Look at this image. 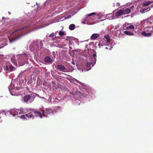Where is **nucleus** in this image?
<instances>
[{
    "label": "nucleus",
    "mask_w": 153,
    "mask_h": 153,
    "mask_svg": "<svg viewBox=\"0 0 153 153\" xmlns=\"http://www.w3.org/2000/svg\"><path fill=\"white\" fill-rule=\"evenodd\" d=\"M27 113L26 114L25 116L28 119H33L35 117H39L41 118H42L41 113L39 111H36L34 109H29L27 111Z\"/></svg>",
    "instance_id": "obj_1"
},
{
    "label": "nucleus",
    "mask_w": 153,
    "mask_h": 153,
    "mask_svg": "<svg viewBox=\"0 0 153 153\" xmlns=\"http://www.w3.org/2000/svg\"><path fill=\"white\" fill-rule=\"evenodd\" d=\"M27 27H23L22 28H19L14 31L13 33H15L16 32H18L19 33L23 32L21 35H19L17 36L15 38L12 39H10V42H14L15 41L21 37L23 34H25L27 33Z\"/></svg>",
    "instance_id": "obj_2"
},
{
    "label": "nucleus",
    "mask_w": 153,
    "mask_h": 153,
    "mask_svg": "<svg viewBox=\"0 0 153 153\" xmlns=\"http://www.w3.org/2000/svg\"><path fill=\"white\" fill-rule=\"evenodd\" d=\"M141 34L144 36L150 37L153 34V27H146L144 31L142 32Z\"/></svg>",
    "instance_id": "obj_3"
},
{
    "label": "nucleus",
    "mask_w": 153,
    "mask_h": 153,
    "mask_svg": "<svg viewBox=\"0 0 153 153\" xmlns=\"http://www.w3.org/2000/svg\"><path fill=\"white\" fill-rule=\"evenodd\" d=\"M123 15H124V14L122 9H120L116 13V16H119Z\"/></svg>",
    "instance_id": "obj_4"
},
{
    "label": "nucleus",
    "mask_w": 153,
    "mask_h": 153,
    "mask_svg": "<svg viewBox=\"0 0 153 153\" xmlns=\"http://www.w3.org/2000/svg\"><path fill=\"white\" fill-rule=\"evenodd\" d=\"M45 61L46 62L49 63L52 62L53 61V60L50 57L46 56L45 57Z\"/></svg>",
    "instance_id": "obj_5"
},
{
    "label": "nucleus",
    "mask_w": 153,
    "mask_h": 153,
    "mask_svg": "<svg viewBox=\"0 0 153 153\" xmlns=\"http://www.w3.org/2000/svg\"><path fill=\"white\" fill-rule=\"evenodd\" d=\"M124 14H128L131 12V10L130 8H126L125 9L123 10Z\"/></svg>",
    "instance_id": "obj_6"
},
{
    "label": "nucleus",
    "mask_w": 153,
    "mask_h": 153,
    "mask_svg": "<svg viewBox=\"0 0 153 153\" xmlns=\"http://www.w3.org/2000/svg\"><path fill=\"white\" fill-rule=\"evenodd\" d=\"M100 36V35L97 33H94L91 36V39H96L97 38L99 37Z\"/></svg>",
    "instance_id": "obj_7"
},
{
    "label": "nucleus",
    "mask_w": 153,
    "mask_h": 153,
    "mask_svg": "<svg viewBox=\"0 0 153 153\" xmlns=\"http://www.w3.org/2000/svg\"><path fill=\"white\" fill-rule=\"evenodd\" d=\"M31 98V97L30 95H27L24 97V101L25 102L28 101Z\"/></svg>",
    "instance_id": "obj_8"
},
{
    "label": "nucleus",
    "mask_w": 153,
    "mask_h": 153,
    "mask_svg": "<svg viewBox=\"0 0 153 153\" xmlns=\"http://www.w3.org/2000/svg\"><path fill=\"white\" fill-rule=\"evenodd\" d=\"M58 68L60 70L62 71L65 69V67L63 65H59L57 66Z\"/></svg>",
    "instance_id": "obj_9"
},
{
    "label": "nucleus",
    "mask_w": 153,
    "mask_h": 153,
    "mask_svg": "<svg viewBox=\"0 0 153 153\" xmlns=\"http://www.w3.org/2000/svg\"><path fill=\"white\" fill-rule=\"evenodd\" d=\"M45 113L48 114H53V111L51 109H47L45 111Z\"/></svg>",
    "instance_id": "obj_10"
},
{
    "label": "nucleus",
    "mask_w": 153,
    "mask_h": 153,
    "mask_svg": "<svg viewBox=\"0 0 153 153\" xmlns=\"http://www.w3.org/2000/svg\"><path fill=\"white\" fill-rule=\"evenodd\" d=\"M93 57L91 59V60L93 62V65H94L96 62V54H94L93 55Z\"/></svg>",
    "instance_id": "obj_11"
},
{
    "label": "nucleus",
    "mask_w": 153,
    "mask_h": 153,
    "mask_svg": "<svg viewBox=\"0 0 153 153\" xmlns=\"http://www.w3.org/2000/svg\"><path fill=\"white\" fill-rule=\"evenodd\" d=\"M104 38L106 39V42L108 43H109L110 40L111 38L109 35H107L104 36Z\"/></svg>",
    "instance_id": "obj_12"
},
{
    "label": "nucleus",
    "mask_w": 153,
    "mask_h": 153,
    "mask_svg": "<svg viewBox=\"0 0 153 153\" xmlns=\"http://www.w3.org/2000/svg\"><path fill=\"white\" fill-rule=\"evenodd\" d=\"M124 33L125 34L129 36H133L134 35L133 32H131L130 31H125L124 32Z\"/></svg>",
    "instance_id": "obj_13"
},
{
    "label": "nucleus",
    "mask_w": 153,
    "mask_h": 153,
    "mask_svg": "<svg viewBox=\"0 0 153 153\" xmlns=\"http://www.w3.org/2000/svg\"><path fill=\"white\" fill-rule=\"evenodd\" d=\"M152 1L151 2L149 1H144L143 3V5L144 6H147L150 4L151 3H152Z\"/></svg>",
    "instance_id": "obj_14"
},
{
    "label": "nucleus",
    "mask_w": 153,
    "mask_h": 153,
    "mask_svg": "<svg viewBox=\"0 0 153 153\" xmlns=\"http://www.w3.org/2000/svg\"><path fill=\"white\" fill-rule=\"evenodd\" d=\"M75 27V25L74 24H71L69 26V29L71 30H74Z\"/></svg>",
    "instance_id": "obj_15"
},
{
    "label": "nucleus",
    "mask_w": 153,
    "mask_h": 153,
    "mask_svg": "<svg viewBox=\"0 0 153 153\" xmlns=\"http://www.w3.org/2000/svg\"><path fill=\"white\" fill-rule=\"evenodd\" d=\"M93 62L92 61L91 62H88L87 63L86 65V67L87 68H88L90 67L91 66V65H92V67H93L94 65H93Z\"/></svg>",
    "instance_id": "obj_16"
},
{
    "label": "nucleus",
    "mask_w": 153,
    "mask_h": 153,
    "mask_svg": "<svg viewBox=\"0 0 153 153\" xmlns=\"http://www.w3.org/2000/svg\"><path fill=\"white\" fill-rule=\"evenodd\" d=\"M25 110L22 109H21L19 112V114H24L25 113L27 112V111H28V110H25Z\"/></svg>",
    "instance_id": "obj_17"
},
{
    "label": "nucleus",
    "mask_w": 153,
    "mask_h": 153,
    "mask_svg": "<svg viewBox=\"0 0 153 153\" xmlns=\"http://www.w3.org/2000/svg\"><path fill=\"white\" fill-rule=\"evenodd\" d=\"M134 26L132 25H131L127 27H126V29H127V30H129V29H134Z\"/></svg>",
    "instance_id": "obj_18"
},
{
    "label": "nucleus",
    "mask_w": 153,
    "mask_h": 153,
    "mask_svg": "<svg viewBox=\"0 0 153 153\" xmlns=\"http://www.w3.org/2000/svg\"><path fill=\"white\" fill-rule=\"evenodd\" d=\"M148 21L150 23L152 24L153 23V15L149 18L148 19Z\"/></svg>",
    "instance_id": "obj_19"
},
{
    "label": "nucleus",
    "mask_w": 153,
    "mask_h": 153,
    "mask_svg": "<svg viewBox=\"0 0 153 153\" xmlns=\"http://www.w3.org/2000/svg\"><path fill=\"white\" fill-rule=\"evenodd\" d=\"M13 112H10V114L12 115L13 117H15L16 116H17L18 115V112H15L14 113L12 114Z\"/></svg>",
    "instance_id": "obj_20"
},
{
    "label": "nucleus",
    "mask_w": 153,
    "mask_h": 153,
    "mask_svg": "<svg viewBox=\"0 0 153 153\" xmlns=\"http://www.w3.org/2000/svg\"><path fill=\"white\" fill-rule=\"evenodd\" d=\"M65 34L64 31H60L59 32V35L60 36H63Z\"/></svg>",
    "instance_id": "obj_21"
},
{
    "label": "nucleus",
    "mask_w": 153,
    "mask_h": 153,
    "mask_svg": "<svg viewBox=\"0 0 153 153\" xmlns=\"http://www.w3.org/2000/svg\"><path fill=\"white\" fill-rule=\"evenodd\" d=\"M26 117V116H25V115H22L19 117L21 119H23L25 120H27V118Z\"/></svg>",
    "instance_id": "obj_22"
},
{
    "label": "nucleus",
    "mask_w": 153,
    "mask_h": 153,
    "mask_svg": "<svg viewBox=\"0 0 153 153\" xmlns=\"http://www.w3.org/2000/svg\"><path fill=\"white\" fill-rule=\"evenodd\" d=\"M94 15H96V13L95 12L88 14L87 16H90Z\"/></svg>",
    "instance_id": "obj_23"
},
{
    "label": "nucleus",
    "mask_w": 153,
    "mask_h": 153,
    "mask_svg": "<svg viewBox=\"0 0 153 153\" xmlns=\"http://www.w3.org/2000/svg\"><path fill=\"white\" fill-rule=\"evenodd\" d=\"M106 17H107V19H112V16H111V15L108 14L106 16Z\"/></svg>",
    "instance_id": "obj_24"
},
{
    "label": "nucleus",
    "mask_w": 153,
    "mask_h": 153,
    "mask_svg": "<svg viewBox=\"0 0 153 153\" xmlns=\"http://www.w3.org/2000/svg\"><path fill=\"white\" fill-rule=\"evenodd\" d=\"M9 69L10 71H11L13 70V67L12 65H10L9 67Z\"/></svg>",
    "instance_id": "obj_25"
},
{
    "label": "nucleus",
    "mask_w": 153,
    "mask_h": 153,
    "mask_svg": "<svg viewBox=\"0 0 153 153\" xmlns=\"http://www.w3.org/2000/svg\"><path fill=\"white\" fill-rule=\"evenodd\" d=\"M54 36V33H52L49 35L50 37H53Z\"/></svg>",
    "instance_id": "obj_26"
},
{
    "label": "nucleus",
    "mask_w": 153,
    "mask_h": 153,
    "mask_svg": "<svg viewBox=\"0 0 153 153\" xmlns=\"http://www.w3.org/2000/svg\"><path fill=\"white\" fill-rule=\"evenodd\" d=\"M71 17V16L70 15H68L67 17H65V19H69Z\"/></svg>",
    "instance_id": "obj_27"
},
{
    "label": "nucleus",
    "mask_w": 153,
    "mask_h": 153,
    "mask_svg": "<svg viewBox=\"0 0 153 153\" xmlns=\"http://www.w3.org/2000/svg\"><path fill=\"white\" fill-rule=\"evenodd\" d=\"M8 67L7 66L6 67V70H8Z\"/></svg>",
    "instance_id": "obj_28"
},
{
    "label": "nucleus",
    "mask_w": 153,
    "mask_h": 153,
    "mask_svg": "<svg viewBox=\"0 0 153 153\" xmlns=\"http://www.w3.org/2000/svg\"><path fill=\"white\" fill-rule=\"evenodd\" d=\"M42 114L43 116H45V114L44 112H42Z\"/></svg>",
    "instance_id": "obj_29"
},
{
    "label": "nucleus",
    "mask_w": 153,
    "mask_h": 153,
    "mask_svg": "<svg viewBox=\"0 0 153 153\" xmlns=\"http://www.w3.org/2000/svg\"><path fill=\"white\" fill-rule=\"evenodd\" d=\"M91 69V68H89V69H88V70H90V69Z\"/></svg>",
    "instance_id": "obj_30"
},
{
    "label": "nucleus",
    "mask_w": 153,
    "mask_h": 153,
    "mask_svg": "<svg viewBox=\"0 0 153 153\" xmlns=\"http://www.w3.org/2000/svg\"><path fill=\"white\" fill-rule=\"evenodd\" d=\"M23 57V56H22V57Z\"/></svg>",
    "instance_id": "obj_31"
}]
</instances>
